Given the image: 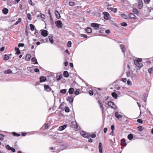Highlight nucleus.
I'll list each match as a JSON object with an SVG mask.
<instances>
[{
  "instance_id": "25",
  "label": "nucleus",
  "mask_w": 153,
  "mask_h": 153,
  "mask_svg": "<svg viewBox=\"0 0 153 153\" xmlns=\"http://www.w3.org/2000/svg\"><path fill=\"white\" fill-rule=\"evenodd\" d=\"M31 61L32 62H34L36 61L34 63V64H38V62H37L36 59L35 57H33L32 59H31Z\"/></svg>"
},
{
  "instance_id": "61",
  "label": "nucleus",
  "mask_w": 153,
  "mask_h": 153,
  "mask_svg": "<svg viewBox=\"0 0 153 153\" xmlns=\"http://www.w3.org/2000/svg\"><path fill=\"white\" fill-rule=\"evenodd\" d=\"M143 100H144V101L146 102V98L145 95H143Z\"/></svg>"
},
{
  "instance_id": "15",
  "label": "nucleus",
  "mask_w": 153,
  "mask_h": 153,
  "mask_svg": "<svg viewBox=\"0 0 153 153\" xmlns=\"http://www.w3.org/2000/svg\"><path fill=\"white\" fill-rule=\"evenodd\" d=\"M46 78L44 76H41L40 77V82H43L46 81Z\"/></svg>"
},
{
  "instance_id": "45",
  "label": "nucleus",
  "mask_w": 153,
  "mask_h": 153,
  "mask_svg": "<svg viewBox=\"0 0 153 153\" xmlns=\"http://www.w3.org/2000/svg\"><path fill=\"white\" fill-rule=\"evenodd\" d=\"M67 45L69 47H71V42L70 41H68L67 44Z\"/></svg>"
},
{
  "instance_id": "53",
  "label": "nucleus",
  "mask_w": 153,
  "mask_h": 153,
  "mask_svg": "<svg viewBox=\"0 0 153 153\" xmlns=\"http://www.w3.org/2000/svg\"><path fill=\"white\" fill-rule=\"evenodd\" d=\"M126 75L128 77L130 76V73L129 72H126Z\"/></svg>"
},
{
  "instance_id": "16",
  "label": "nucleus",
  "mask_w": 153,
  "mask_h": 153,
  "mask_svg": "<svg viewBox=\"0 0 153 153\" xmlns=\"http://www.w3.org/2000/svg\"><path fill=\"white\" fill-rule=\"evenodd\" d=\"M74 89L73 88H71L69 89L68 93L70 94L71 95L74 93Z\"/></svg>"
},
{
  "instance_id": "48",
  "label": "nucleus",
  "mask_w": 153,
  "mask_h": 153,
  "mask_svg": "<svg viewBox=\"0 0 153 153\" xmlns=\"http://www.w3.org/2000/svg\"><path fill=\"white\" fill-rule=\"evenodd\" d=\"M137 122L139 123H142L143 122V121L141 119H138L137 120Z\"/></svg>"
},
{
  "instance_id": "41",
  "label": "nucleus",
  "mask_w": 153,
  "mask_h": 153,
  "mask_svg": "<svg viewBox=\"0 0 153 153\" xmlns=\"http://www.w3.org/2000/svg\"><path fill=\"white\" fill-rule=\"evenodd\" d=\"M96 134H90V136L89 137H90L92 138H94L96 137Z\"/></svg>"
},
{
  "instance_id": "44",
  "label": "nucleus",
  "mask_w": 153,
  "mask_h": 153,
  "mask_svg": "<svg viewBox=\"0 0 153 153\" xmlns=\"http://www.w3.org/2000/svg\"><path fill=\"white\" fill-rule=\"evenodd\" d=\"M138 6L139 9H140L141 8L143 7L142 3V2L140 3Z\"/></svg>"
},
{
  "instance_id": "6",
  "label": "nucleus",
  "mask_w": 153,
  "mask_h": 153,
  "mask_svg": "<svg viewBox=\"0 0 153 153\" xmlns=\"http://www.w3.org/2000/svg\"><path fill=\"white\" fill-rule=\"evenodd\" d=\"M103 14L104 16V18L106 20L108 19L109 18V13L105 12H104Z\"/></svg>"
},
{
  "instance_id": "26",
  "label": "nucleus",
  "mask_w": 153,
  "mask_h": 153,
  "mask_svg": "<svg viewBox=\"0 0 153 153\" xmlns=\"http://www.w3.org/2000/svg\"><path fill=\"white\" fill-rule=\"evenodd\" d=\"M12 72V71L9 69L5 71L4 73L6 74H11Z\"/></svg>"
},
{
  "instance_id": "27",
  "label": "nucleus",
  "mask_w": 153,
  "mask_h": 153,
  "mask_svg": "<svg viewBox=\"0 0 153 153\" xmlns=\"http://www.w3.org/2000/svg\"><path fill=\"white\" fill-rule=\"evenodd\" d=\"M133 137V135L131 134H129L128 136V138L130 140H132Z\"/></svg>"
},
{
  "instance_id": "39",
  "label": "nucleus",
  "mask_w": 153,
  "mask_h": 153,
  "mask_svg": "<svg viewBox=\"0 0 153 153\" xmlns=\"http://www.w3.org/2000/svg\"><path fill=\"white\" fill-rule=\"evenodd\" d=\"M100 107L102 109V113H103L104 111V108L103 105L102 104L101 105H100Z\"/></svg>"
},
{
  "instance_id": "21",
  "label": "nucleus",
  "mask_w": 153,
  "mask_h": 153,
  "mask_svg": "<svg viewBox=\"0 0 153 153\" xmlns=\"http://www.w3.org/2000/svg\"><path fill=\"white\" fill-rule=\"evenodd\" d=\"M120 46L123 52L124 53L125 51L126 50V48L125 46L124 45H121Z\"/></svg>"
},
{
  "instance_id": "33",
  "label": "nucleus",
  "mask_w": 153,
  "mask_h": 153,
  "mask_svg": "<svg viewBox=\"0 0 153 153\" xmlns=\"http://www.w3.org/2000/svg\"><path fill=\"white\" fill-rule=\"evenodd\" d=\"M137 128L139 131H141L143 130V128L142 126H139L137 127Z\"/></svg>"
},
{
  "instance_id": "36",
  "label": "nucleus",
  "mask_w": 153,
  "mask_h": 153,
  "mask_svg": "<svg viewBox=\"0 0 153 153\" xmlns=\"http://www.w3.org/2000/svg\"><path fill=\"white\" fill-rule=\"evenodd\" d=\"M133 11L134 13L136 14H137L138 13V11L136 9H134Z\"/></svg>"
},
{
  "instance_id": "50",
  "label": "nucleus",
  "mask_w": 153,
  "mask_h": 153,
  "mask_svg": "<svg viewBox=\"0 0 153 153\" xmlns=\"http://www.w3.org/2000/svg\"><path fill=\"white\" fill-rule=\"evenodd\" d=\"M62 75H60L59 76V77L57 78L56 79H57V81H59V80H60L62 78Z\"/></svg>"
},
{
  "instance_id": "38",
  "label": "nucleus",
  "mask_w": 153,
  "mask_h": 153,
  "mask_svg": "<svg viewBox=\"0 0 153 153\" xmlns=\"http://www.w3.org/2000/svg\"><path fill=\"white\" fill-rule=\"evenodd\" d=\"M27 18L28 19L31 20L32 19L30 13H28L27 14Z\"/></svg>"
},
{
  "instance_id": "43",
  "label": "nucleus",
  "mask_w": 153,
  "mask_h": 153,
  "mask_svg": "<svg viewBox=\"0 0 153 153\" xmlns=\"http://www.w3.org/2000/svg\"><path fill=\"white\" fill-rule=\"evenodd\" d=\"M69 5L71 6H73L75 5V3L73 2H70L69 3Z\"/></svg>"
},
{
  "instance_id": "37",
  "label": "nucleus",
  "mask_w": 153,
  "mask_h": 153,
  "mask_svg": "<svg viewBox=\"0 0 153 153\" xmlns=\"http://www.w3.org/2000/svg\"><path fill=\"white\" fill-rule=\"evenodd\" d=\"M12 134L14 136H16L17 137H19L20 136V134H17L15 132H13Z\"/></svg>"
},
{
  "instance_id": "1",
  "label": "nucleus",
  "mask_w": 153,
  "mask_h": 153,
  "mask_svg": "<svg viewBox=\"0 0 153 153\" xmlns=\"http://www.w3.org/2000/svg\"><path fill=\"white\" fill-rule=\"evenodd\" d=\"M142 59L141 58H138L135 59L134 61V64L137 67L140 68L143 66V64L141 63Z\"/></svg>"
},
{
  "instance_id": "52",
  "label": "nucleus",
  "mask_w": 153,
  "mask_h": 153,
  "mask_svg": "<svg viewBox=\"0 0 153 153\" xmlns=\"http://www.w3.org/2000/svg\"><path fill=\"white\" fill-rule=\"evenodd\" d=\"M127 83L128 85H131V83H132L131 82L130 80H128V81H127Z\"/></svg>"
},
{
  "instance_id": "12",
  "label": "nucleus",
  "mask_w": 153,
  "mask_h": 153,
  "mask_svg": "<svg viewBox=\"0 0 153 153\" xmlns=\"http://www.w3.org/2000/svg\"><path fill=\"white\" fill-rule=\"evenodd\" d=\"M67 125H64L62 126H60L59 128V130L62 131L65 129L67 127Z\"/></svg>"
},
{
  "instance_id": "56",
  "label": "nucleus",
  "mask_w": 153,
  "mask_h": 153,
  "mask_svg": "<svg viewBox=\"0 0 153 153\" xmlns=\"http://www.w3.org/2000/svg\"><path fill=\"white\" fill-rule=\"evenodd\" d=\"M89 94L91 95H92L93 94V91L91 90L89 91Z\"/></svg>"
},
{
  "instance_id": "47",
  "label": "nucleus",
  "mask_w": 153,
  "mask_h": 153,
  "mask_svg": "<svg viewBox=\"0 0 153 153\" xmlns=\"http://www.w3.org/2000/svg\"><path fill=\"white\" fill-rule=\"evenodd\" d=\"M121 25L122 26L124 27H125L127 25V24L125 22L121 23Z\"/></svg>"
},
{
  "instance_id": "4",
  "label": "nucleus",
  "mask_w": 153,
  "mask_h": 153,
  "mask_svg": "<svg viewBox=\"0 0 153 153\" xmlns=\"http://www.w3.org/2000/svg\"><path fill=\"white\" fill-rule=\"evenodd\" d=\"M81 134L85 138L88 137L90 136V134L85 133L84 131H81L80 132Z\"/></svg>"
},
{
  "instance_id": "31",
  "label": "nucleus",
  "mask_w": 153,
  "mask_h": 153,
  "mask_svg": "<svg viewBox=\"0 0 153 153\" xmlns=\"http://www.w3.org/2000/svg\"><path fill=\"white\" fill-rule=\"evenodd\" d=\"M30 30L32 31H33L34 29L35 26L32 24H30Z\"/></svg>"
},
{
  "instance_id": "62",
  "label": "nucleus",
  "mask_w": 153,
  "mask_h": 153,
  "mask_svg": "<svg viewBox=\"0 0 153 153\" xmlns=\"http://www.w3.org/2000/svg\"><path fill=\"white\" fill-rule=\"evenodd\" d=\"M21 19L20 18H19V20L17 21L15 24V25H17L19 22H21V21H20L19 20Z\"/></svg>"
},
{
  "instance_id": "11",
  "label": "nucleus",
  "mask_w": 153,
  "mask_h": 153,
  "mask_svg": "<svg viewBox=\"0 0 153 153\" xmlns=\"http://www.w3.org/2000/svg\"><path fill=\"white\" fill-rule=\"evenodd\" d=\"M115 115L116 117L118 119L121 118L123 117V115L121 114H120L117 111L115 113Z\"/></svg>"
},
{
  "instance_id": "18",
  "label": "nucleus",
  "mask_w": 153,
  "mask_h": 153,
  "mask_svg": "<svg viewBox=\"0 0 153 153\" xmlns=\"http://www.w3.org/2000/svg\"><path fill=\"white\" fill-rule=\"evenodd\" d=\"M2 11L4 14H6L8 12V10L7 8H4L2 10Z\"/></svg>"
},
{
  "instance_id": "2",
  "label": "nucleus",
  "mask_w": 153,
  "mask_h": 153,
  "mask_svg": "<svg viewBox=\"0 0 153 153\" xmlns=\"http://www.w3.org/2000/svg\"><path fill=\"white\" fill-rule=\"evenodd\" d=\"M107 104L112 108L115 109V108H117V107L115 106L114 102L112 101H109L108 102Z\"/></svg>"
},
{
  "instance_id": "30",
  "label": "nucleus",
  "mask_w": 153,
  "mask_h": 153,
  "mask_svg": "<svg viewBox=\"0 0 153 153\" xmlns=\"http://www.w3.org/2000/svg\"><path fill=\"white\" fill-rule=\"evenodd\" d=\"M129 17L130 18L132 19H135V16L132 13H131L129 14Z\"/></svg>"
},
{
  "instance_id": "29",
  "label": "nucleus",
  "mask_w": 153,
  "mask_h": 153,
  "mask_svg": "<svg viewBox=\"0 0 153 153\" xmlns=\"http://www.w3.org/2000/svg\"><path fill=\"white\" fill-rule=\"evenodd\" d=\"M121 16L122 18L125 19H126L127 18V16L126 15L122 14L121 15Z\"/></svg>"
},
{
  "instance_id": "14",
  "label": "nucleus",
  "mask_w": 153,
  "mask_h": 153,
  "mask_svg": "<svg viewBox=\"0 0 153 153\" xmlns=\"http://www.w3.org/2000/svg\"><path fill=\"white\" fill-rule=\"evenodd\" d=\"M55 14L56 17L58 19H59L60 18V16L59 13L58 11L55 10Z\"/></svg>"
},
{
  "instance_id": "23",
  "label": "nucleus",
  "mask_w": 153,
  "mask_h": 153,
  "mask_svg": "<svg viewBox=\"0 0 153 153\" xmlns=\"http://www.w3.org/2000/svg\"><path fill=\"white\" fill-rule=\"evenodd\" d=\"M111 95L112 97L115 99H117V95L116 93L115 92H113L111 93Z\"/></svg>"
},
{
  "instance_id": "20",
  "label": "nucleus",
  "mask_w": 153,
  "mask_h": 153,
  "mask_svg": "<svg viewBox=\"0 0 153 153\" xmlns=\"http://www.w3.org/2000/svg\"><path fill=\"white\" fill-rule=\"evenodd\" d=\"M15 50L16 51V54L18 55L21 53V52L18 48H15Z\"/></svg>"
},
{
  "instance_id": "7",
  "label": "nucleus",
  "mask_w": 153,
  "mask_h": 153,
  "mask_svg": "<svg viewBox=\"0 0 153 153\" xmlns=\"http://www.w3.org/2000/svg\"><path fill=\"white\" fill-rule=\"evenodd\" d=\"M74 98V97H73V96H70L68 97V99H67V100L68 101L71 103L73 102Z\"/></svg>"
},
{
  "instance_id": "64",
  "label": "nucleus",
  "mask_w": 153,
  "mask_h": 153,
  "mask_svg": "<svg viewBox=\"0 0 153 153\" xmlns=\"http://www.w3.org/2000/svg\"><path fill=\"white\" fill-rule=\"evenodd\" d=\"M41 17L43 19H44L45 18V16L44 15L42 14L41 15Z\"/></svg>"
},
{
  "instance_id": "3",
  "label": "nucleus",
  "mask_w": 153,
  "mask_h": 153,
  "mask_svg": "<svg viewBox=\"0 0 153 153\" xmlns=\"http://www.w3.org/2000/svg\"><path fill=\"white\" fill-rule=\"evenodd\" d=\"M55 24L56 25V26L59 28H61L62 27V24L60 20H58L55 22Z\"/></svg>"
},
{
  "instance_id": "22",
  "label": "nucleus",
  "mask_w": 153,
  "mask_h": 153,
  "mask_svg": "<svg viewBox=\"0 0 153 153\" xmlns=\"http://www.w3.org/2000/svg\"><path fill=\"white\" fill-rule=\"evenodd\" d=\"M88 33H90L92 32V29L91 28L87 27L85 30Z\"/></svg>"
},
{
  "instance_id": "13",
  "label": "nucleus",
  "mask_w": 153,
  "mask_h": 153,
  "mask_svg": "<svg viewBox=\"0 0 153 153\" xmlns=\"http://www.w3.org/2000/svg\"><path fill=\"white\" fill-rule=\"evenodd\" d=\"M53 36L51 34H50L48 36V38L50 42L51 43H53L54 41L53 39Z\"/></svg>"
},
{
  "instance_id": "40",
  "label": "nucleus",
  "mask_w": 153,
  "mask_h": 153,
  "mask_svg": "<svg viewBox=\"0 0 153 153\" xmlns=\"http://www.w3.org/2000/svg\"><path fill=\"white\" fill-rule=\"evenodd\" d=\"M153 70V67H152L151 68H149L148 70V71L149 72V73L150 74L152 73V71Z\"/></svg>"
},
{
  "instance_id": "58",
  "label": "nucleus",
  "mask_w": 153,
  "mask_h": 153,
  "mask_svg": "<svg viewBox=\"0 0 153 153\" xmlns=\"http://www.w3.org/2000/svg\"><path fill=\"white\" fill-rule=\"evenodd\" d=\"M4 49H5V47H2L0 49V51L1 52H2L4 50Z\"/></svg>"
},
{
  "instance_id": "17",
  "label": "nucleus",
  "mask_w": 153,
  "mask_h": 153,
  "mask_svg": "<svg viewBox=\"0 0 153 153\" xmlns=\"http://www.w3.org/2000/svg\"><path fill=\"white\" fill-rule=\"evenodd\" d=\"M108 9L109 10H110L111 11L114 12V13H116L117 11V8H114L112 7H108Z\"/></svg>"
},
{
  "instance_id": "19",
  "label": "nucleus",
  "mask_w": 153,
  "mask_h": 153,
  "mask_svg": "<svg viewBox=\"0 0 153 153\" xmlns=\"http://www.w3.org/2000/svg\"><path fill=\"white\" fill-rule=\"evenodd\" d=\"M63 75L64 77L67 78L69 76V74L68 72L67 71H65L63 73Z\"/></svg>"
},
{
  "instance_id": "34",
  "label": "nucleus",
  "mask_w": 153,
  "mask_h": 153,
  "mask_svg": "<svg viewBox=\"0 0 153 153\" xmlns=\"http://www.w3.org/2000/svg\"><path fill=\"white\" fill-rule=\"evenodd\" d=\"M9 57L8 56L5 54L4 56V59L5 60H7L9 59Z\"/></svg>"
},
{
  "instance_id": "35",
  "label": "nucleus",
  "mask_w": 153,
  "mask_h": 153,
  "mask_svg": "<svg viewBox=\"0 0 153 153\" xmlns=\"http://www.w3.org/2000/svg\"><path fill=\"white\" fill-rule=\"evenodd\" d=\"M79 89H77L74 92V94L76 95H78L79 94Z\"/></svg>"
},
{
  "instance_id": "42",
  "label": "nucleus",
  "mask_w": 153,
  "mask_h": 153,
  "mask_svg": "<svg viewBox=\"0 0 153 153\" xmlns=\"http://www.w3.org/2000/svg\"><path fill=\"white\" fill-rule=\"evenodd\" d=\"M121 143L122 145H125L126 144V142L124 140L121 139Z\"/></svg>"
},
{
  "instance_id": "57",
  "label": "nucleus",
  "mask_w": 153,
  "mask_h": 153,
  "mask_svg": "<svg viewBox=\"0 0 153 153\" xmlns=\"http://www.w3.org/2000/svg\"><path fill=\"white\" fill-rule=\"evenodd\" d=\"M105 33L107 34L110 33V31L109 29L105 31Z\"/></svg>"
},
{
  "instance_id": "49",
  "label": "nucleus",
  "mask_w": 153,
  "mask_h": 153,
  "mask_svg": "<svg viewBox=\"0 0 153 153\" xmlns=\"http://www.w3.org/2000/svg\"><path fill=\"white\" fill-rule=\"evenodd\" d=\"M6 148L8 150H10L11 147H10L9 145H7L6 146Z\"/></svg>"
},
{
  "instance_id": "46",
  "label": "nucleus",
  "mask_w": 153,
  "mask_h": 153,
  "mask_svg": "<svg viewBox=\"0 0 153 153\" xmlns=\"http://www.w3.org/2000/svg\"><path fill=\"white\" fill-rule=\"evenodd\" d=\"M24 45L25 44L24 43H19L18 45V47H23L24 46Z\"/></svg>"
},
{
  "instance_id": "28",
  "label": "nucleus",
  "mask_w": 153,
  "mask_h": 153,
  "mask_svg": "<svg viewBox=\"0 0 153 153\" xmlns=\"http://www.w3.org/2000/svg\"><path fill=\"white\" fill-rule=\"evenodd\" d=\"M66 89H62L60 90V92L63 94H65L67 91Z\"/></svg>"
},
{
  "instance_id": "5",
  "label": "nucleus",
  "mask_w": 153,
  "mask_h": 153,
  "mask_svg": "<svg viewBox=\"0 0 153 153\" xmlns=\"http://www.w3.org/2000/svg\"><path fill=\"white\" fill-rule=\"evenodd\" d=\"M44 88V90L47 92H49L51 90V88L48 85H45Z\"/></svg>"
},
{
  "instance_id": "60",
  "label": "nucleus",
  "mask_w": 153,
  "mask_h": 153,
  "mask_svg": "<svg viewBox=\"0 0 153 153\" xmlns=\"http://www.w3.org/2000/svg\"><path fill=\"white\" fill-rule=\"evenodd\" d=\"M10 150H11L13 152H15V149L13 148V147H11V149H10Z\"/></svg>"
},
{
  "instance_id": "63",
  "label": "nucleus",
  "mask_w": 153,
  "mask_h": 153,
  "mask_svg": "<svg viewBox=\"0 0 153 153\" xmlns=\"http://www.w3.org/2000/svg\"><path fill=\"white\" fill-rule=\"evenodd\" d=\"M34 71L35 72H37L39 71V70L38 68H35L34 69Z\"/></svg>"
},
{
  "instance_id": "55",
  "label": "nucleus",
  "mask_w": 153,
  "mask_h": 153,
  "mask_svg": "<svg viewBox=\"0 0 153 153\" xmlns=\"http://www.w3.org/2000/svg\"><path fill=\"white\" fill-rule=\"evenodd\" d=\"M150 0H144V2L146 4H148L149 3Z\"/></svg>"
},
{
  "instance_id": "9",
  "label": "nucleus",
  "mask_w": 153,
  "mask_h": 153,
  "mask_svg": "<svg viewBox=\"0 0 153 153\" xmlns=\"http://www.w3.org/2000/svg\"><path fill=\"white\" fill-rule=\"evenodd\" d=\"M98 149L100 153H102V146L101 143L100 142L99 144Z\"/></svg>"
},
{
  "instance_id": "32",
  "label": "nucleus",
  "mask_w": 153,
  "mask_h": 153,
  "mask_svg": "<svg viewBox=\"0 0 153 153\" xmlns=\"http://www.w3.org/2000/svg\"><path fill=\"white\" fill-rule=\"evenodd\" d=\"M65 111L66 112H68L70 111V109L68 107L65 106Z\"/></svg>"
},
{
  "instance_id": "51",
  "label": "nucleus",
  "mask_w": 153,
  "mask_h": 153,
  "mask_svg": "<svg viewBox=\"0 0 153 153\" xmlns=\"http://www.w3.org/2000/svg\"><path fill=\"white\" fill-rule=\"evenodd\" d=\"M4 136L3 134H0V140H2L4 138Z\"/></svg>"
},
{
  "instance_id": "10",
  "label": "nucleus",
  "mask_w": 153,
  "mask_h": 153,
  "mask_svg": "<svg viewBox=\"0 0 153 153\" xmlns=\"http://www.w3.org/2000/svg\"><path fill=\"white\" fill-rule=\"evenodd\" d=\"M100 25L99 24L94 23L91 24V26L92 27L97 28L95 29L96 30H98V28L99 27Z\"/></svg>"
},
{
  "instance_id": "24",
  "label": "nucleus",
  "mask_w": 153,
  "mask_h": 153,
  "mask_svg": "<svg viewBox=\"0 0 153 153\" xmlns=\"http://www.w3.org/2000/svg\"><path fill=\"white\" fill-rule=\"evenodd\" d=\"M31 56L30 54H27L25 57L27 61H29L30 59Z\"/></svg>"
},
{
  "instance_id": "59",
  "label": "nucleus",
  "mask_w": 153,
  "mask_h": 153,
  "mask_svg": "<svg viewBox=\"0 0 153 153\" xmlns=\"http://www.w3.org/2000/svg\"><path fill=\"white\" fill-rule=\"evenodd\" d=\"M82 37H83L84 38H87L88 36L85 34H82Z\"/></svg>"
},
{
  "instance_id": "54",
  "label": "nucleus",
  "mask_w": 153,
  "mask_h": 153,
  "mask_svg": "<svg viewBox=\"0 0 153 153\" xmlns=\"http://www.w3.org/2000/svg\"><path fill=\"white\" fill-rule=\"evenodd\" d=\"M111 129L112 130V131H114V125H111Z\"/></svg>"
},
{
  "instance_id": "8",
  "label": "nucleus",
  "mask_w": 153,
  "mask_h": 153,
  "mask_svg": "<svg viewBox=\"0 0 153 153\" xmlns=\"http://www.w3.org/2000/svg\"><path fill=\"white\" fill-rule=\"evenodd\" d=\"M48 32L46 30H43L41 32L42 35L44 37L47 36L48 35Z\"/></svg>"
}]
</instances>
